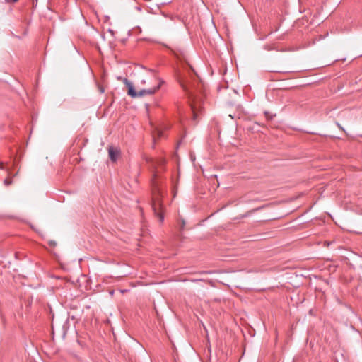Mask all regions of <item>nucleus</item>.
I'll return each instance as SVG.
<instances>
[{
	"mask_svg": "<svg viewBox=\"0 0 362 362\" xmlns=\"http://www.w3.org/2000/svg\"><path fill=\"white\" fill-rule=\"evenodd\" d=\"M152 79L157 82L156 86L148 88L141 89L139 91L135 90L132 83L129 81L128 79L124 78L123 83L126 85V86L128 88V95L132 98H136L142 97L146 95H153L160 88L162 81H158L157 78L154 77L152 78Z\"/></svg>",
	"mask_w": 362,
	"mask_h": 362,
	"instance_id": "obj_1",
	"label": "nucleus"
},
{
	"mask_svg": "<svg viewBox=\"0 0 362 362\" xmlns=\"http://www.w3.org/2000/svg\"><path fill=\"white\" fill-rule=\"evenodd\" d=\"M162 193L160 189H156L152 197L151 206L154 214L158 218L159 221L163 223L164 221L163 206L162 204Z\"/></svg>",
	"mask_w": 362,
	"mask_h": 362,
	"instance_id": "obj_2",
	"label": "nucleus"
},
{
	"mask_svg": "<svg viewBox=\"0 0 362 362\" xmlns=\"http://www.w3.org/2000/svg\"><path fill=\"white\" fill-rule=\"evenodd\" d=\"M108 153H109L110 159L112 161H116L119 156V151L117 148H114L113 147H110L108 149Z\"/></svg>",
	"mask_w": 362,
	"mask_h": 362,
	"instance_id": "obj_3",
	"label": "nucleus"
},
{
	"mask_svg": "<svg viewBox=\"0 0 362 362\" xmlns=\"http://www.w3.org/2000/svg\"><path fill=\"white\" fill-rule=\"evenodd\" d=\"M11 183H12V180H11V179H10V178H6V179L4 180V184H5L6 186H8V185H11Z\"/></svg>",
	"mask_w": 362,
	"mask_h": 362,
	"instance_id": "obj_4",
	"label": "nucleus"
},
{
	"mask_svg": "<svg viewBox=\"0 0 362 362\" xmlns=\"http://www.w3.org/2000/svg\"><path fill=\"white\" fill-rule=\"evenodd\" d=\"M185 222L184 220L182 221V223H181V226H180V229L181 230H183L184 227H185Z\"/></svg>",
	"mask_w": 362,
	"mask_h": 362,
	"instance_id": "obj_5",
	"label": "nucleus"
},
{
	"mask_svg": "<svg viewBox=\"0 0 362 362\" xmlns=\"http://www.w3.org/2000/svg\"><path fill=\"white\" fill-rule=\"evenodd\" d=\"M192 109L193 110V115H193V118H194V119H195L196 117H197V114L195 113V111H194V108L192 107Z\"/></svg>",
	"mask_w": 362,
	"mask_h": 362,
	"instance_id": "obj_6",
	"label": "nucleus"
},
{
	"mask_svg": "<svg viewBox=\"0 0 362 362\" xmlns=\"http://www.w3.org/2000/svg\"><path fill=\"white\" fill-rule=\"evenodd\" d=\"M49 245H52V246H54L56 245V243L54 241H50L49 242Z\"/></svg>",
	"mask_w": 362,
	"mask_h": 362,
	"instance_id": "obj_7",
	"label": "nucleus"
},
{
	"mask_svg": "<svg viewBox=\"0 0 362 362\" xmlns=\"http://www.w3.org/2000/svg\"><path fill=\"white\" fill-rule=\"evenodd\" d=\"M146 83V80L145 79H141V84H145Z\"/></svg>",
	"mask_w": 362,
	"mask_h": 362,
	"instance_id": "obj_8",
	"label": "nucleus"
},
{
	"mask_svg": "<svg viewBox=\"0 0 362 362\" xmlns=\"http://www.w3.org/2000/svg\"><path fill=\"white\" fill-rule=\"evenodd\" d=\"M0 168L4 169V163H0Z\"/></svg>",
	"mask_w": 362,
	"mask_h": 362,
	"instance_id": "obj_9",
	"label": "nucleus"
},
{
	"mask_svg": "<svg viewBox=\"0 0 362 362\" xmlns=\"http://www.w3.org/2000/svg\"><path fill=\"white\" fill-rule=\"evenodd\" d=\"M337 125L339 127V128L342 129V127H341V125L338 122H337Z\"/></svg>",
	"mask_w": 362,
	"mask_h": 362,
	"instance_id": "obj_10",
	"label": "nucleus"
},
{
	"mask_svg": "<svg viewBox=\"0 0 362 362\" xmlns=\"http://www.w3.org/2000/svg\"><path fill=\"white\" fill-rule=\"evenodd\" d=\"M18 0H13V2H16L18 1Z\"/></svg>",
	"mask_w": 362,
	"mask_h": 362,
	"instance_id": "obj_11",
	"label": "nucleus"
}]
</instances>
